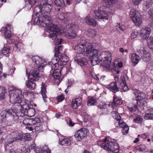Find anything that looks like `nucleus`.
I'll list each match as a JSON object with an SVG mask.
<instances>
[{"label": "nucleus", "instance_id": "f257e3e1", "mask_svg": "<svg viewBox=\"0 0 153 153\" xmlns=\"http://www.w3.org/2000/svg\"><path fill=\"white\" fill-rule=\"evenodd\" d=\"M10 101L11 103L13 104L10 109L6 108L8 110H12L15 113L17 117L18 122L17 124L19 122V116L17 114V111L19 110L21 114L25 113L30 107L29 104L27 102L26 100L22 98V92L21 90L16 89L13 90L10 93Z\"/></svg>", "mask_w": 153, "mask_h": 153}, {"label": "nucleus", "instance_id": "f03ea898", "mask_svg": "<svg viewBox=\"0 0 153 153\" xmlns=\"http://www.w3.org/2000/svg\"><path fill=\"white\" fill-rule=\"evenodd\" d=\"M45 1L43 4L41 8H39L40 13L39 15L35 18L34 22L35 25H40L43 27H45L48 24L51 22L52 18L49 15L51 9V5L52 4V0H45Z\"/></svg>", "mask_w": 153, "mask_h": 153}, {"label": "nucleus", "instance_id": "7ed1b4c3", "mask_svg": "<svg viewBox=\"0 0 153 153\" xmlns=\"http://www.w3.org/2000/svg\"><path fill=\"white\" fill-rule=\"evenodd\" d=\"M0 134L2 133L1 129L5 126L16 124L17 117L12 110L5 109L1 111L0 114Z\"/></svg>", "mask_w": 153, "mask_h": 153}, {"label": "nucleus", "instance_id": "20e7f679", "mask_svg": "<svg viewBox=\"0 0 153 153\" xmlns=\"http://www.w3.org/2000/svg\"><path fill=\"white\" fill-rule=\"evenodd\" d=\"M86 48L85 53L89 56V59L91 61L93 66L95 65L94 64V58L95 56V53L94 52L96 49L93 47V46L90 43H79L76 45L74 48L76 53H83L85 52V48Z\"/></svg>", "mask_w": 153, "mask_h": 153}, {"label": "nucleus", "instance_id": "39448f33", "mask_svg": "<svg viewBox=\"0 0 153 153\" xmlns=\"http://www.w3.org/2000/svg\"><path fill=\"white\" fill-rule=\"evenodd\" d=\"M121 99L119 97H114V100L111 104L109 102L105 103L101 102L100 104H96L98 108L97 113L100 114H107L110 112V110L122 104Z\"/></svg>", "mask_w": 153, "mask_h": 153}, {"label": "nucleus", "instance_id": "423d86ee", "mask_svg": "<svg viewBox=\"0 0 153 153\" xmlns=\"http://www.w3.org/2000/svg\"><path fill=\"white\" fill-rule=\"evenodd\" d=\"M97 144L102 148L108 151L112 152L114 153L119 152V146L115 141H109L105 138L103 141H98Z\"/></svg>", "mask_w": 153, "mask_h": 153}, {"label": "nucleus", "instance_id": "0eeeda50", "mask_svg": "<svg viewBox=\"0 0 153 153\" xmlns=\"http://www.w3.org/2000/svg\"><path fill=\"white\" fill-rule=\"evenodd\" d=\"M96 60V65L100 67H110L112 60L111 53L108 51H105L101 52Z\"/></svg>", "mask_w": 153, "mask_h": 153}, {"label": "nucleus", "instance_id": "6e6552de", "mask_svg": "<svg viewBox=\"0 0 153 153\" xmlns=\"http://www.w3.org/2000/svg\"><path fill=\"white\" fill-rule=\"evenodd\" d=\"M33 62L36 65V67H45L46 66L53 67V60L47 62L45 59L42 58L38 55H35L32 57Z\"/></svg>", "mask_w": 153, "mask_h": 153}, {"label": "nucleus", "instance_id": "1a4fd4ad", "mask_svg": "<svg viewBox=\"0 0 153 153\" xmlns=\"http://www.w3.org/2000/svg\"><path fill=\"white\" fill-rule=\"evenodd\" d=\"M57 61L56 62L55 59L53 58L51 60H53V62L52 65H53L55 67H58L59 66L65 65L68 62L69 59L68 57L65 54H60L59 55L57 56Z\"/></svg>", "mask_w": 153, "mask_h": 153}, {"label": "nucleus", "instance_id": "9d476101", "mask_svg": "<svg viewBox=\"0 0 153 153\" xmlns=\"http://www.w3.org/2000/svg\"><path fill=\"white\" fill-rule=\"evenodd\" d=\"M48 30L52 33H50L49 34V37L53 40H56L57 36H58L59 33V30L56 25H55L51 22L48 24L46 26Z\"/></svg>", "mask_w": 153, "mask_h": 153}, {"label": "nucleus", "instance_id": "9b49d317", "mask_svg": "<svg viewBox=\"0 0 153 153\" xmlns=\"http://www.w3.org/2000/svg\"><path fill=\"white\" fill-rule=\"evenodd\" d=\"M89 133L88 129L81 128L75 132L74 136L76 140L80 141L86 138Z\"/></svg>", "mask_w": 153, "mask_h": 153}, {"label": "nucleus", "instance_id": "f8f14e48", "mask_svg": "<svg viewBox=\"0 0 153 153\" xmlns=\"http://www.w3.org/2000/svg\"><path fill=\"white\" fill-rule=\"evenodd\" d=\"M130 16L132 21L136 26H139L142 24V19L140 12L132 9L130 10Z\"/></svg>", "mask_w": 153, "mask_h": 153}, {"label": "nucleus", "instance_id": "ddd939ff", "mask_svg": "<svg viewBox=\"0 0 153 153\" xmlns=\"http://www.w3.org/2000/svg\"><path fill=\"white\" fill-rule=\"evenodd\" d=\"M68 28L65 36L67 38L74 39L76 35V30L77 29V26L73 24H70L68 25Z\"/></svg>", "mask_w": 153, "mask_h": 153}, {"label": "nucleus", "instance_id": "4468645a", "mask_svg": "<svg viewBox=\"0 0 153 153\" xmlns=\"http://www.w3.org/2000/svg\"><path fill=\"white\" fill-rule=\"evenodd\" d=\"M63 68H52V70L50 73L52 74V77L54 82H56L58 83L59 82L60 79L61 75V71Z\"/></svg>", "mask_w": 153, "mask_h": 153}, {"label": "nucleus", "instance_id": "2eb2a0df", "mask_svg": "<svg viewBox=\"0 0 153 153\" xmlns=\"http://www.w3.org/2000/svg\"><path fill=\"white\" fill-rule=\"evenodd\" d=\"M74 60L80 66L86 65L88 64V60L85 57L82 53H76Z\"/></svg>", "mask_w": 153, "mask_h": 153}, {"label": "nucleus", "instance_id": "dca6fc26", "mask_svg": "<svg viewBox=\"0 0 153 153\" xmlns=\"http://www.w3.org/2000/svg\"><path fill=\"white\" fill-rule=\"evenodd\" d=\"M106 8H107L104 6L100 7V9L96 10V17L99 19L108 20L107 13L106 10Z\"/></svg>", "mask_w": 153, "mask_h": 153}, {"label": "nucleus", "instance_id": "f3484780", "mask_svg": "<svg viewBox=\"0 0 153 153\" xmlns=\"http://www.w3.org/2000/svg\"><path fill=\"white\" fill-rule=\"evenodd\" d=\"M10 29L11 25L10 24H7L3 30L4 37L6 39L7 42L9 44L12 43L11 41L10 40V39L12 35Z\"/></svg>", "mask_w": 153, "mask_h": 153}, {"label": "nucleus", "instance_id": "a211bd4d", "mask_svg": "<svg viewBox=\"0 0 153 153\" xmlns=\"http://www.w3.org/2000/svg\"><path fill=\"white\" fill-rule=\"evenodd\" d=\"M40 68H35L31 70L30 72V76L33 79H36L38 80L39 78L41 76V71Z\"/></svg>", "mask_w": 153, "mask_h": 153}, {"label": "nucleus", "instance_id": "6ab92c4d", "mask_svg": "<svg viewBox=\"0 0 153 153\" xmlns=\"http://www.w3.org/2000/svg\"><path fill=\"white\" fill-rule=\"evenodd\" d=\"M134 94L136 96V100L137 101V103L140 107V105H141L140 104L141 102L145 98V94L139 91H137Z\"/></svg>", "mask_w": 153, "mask_h": 153}, {"label": "nucleus", "instance_id": "aec40b11", "mask_svg": "<svg viewBox=\"0 0 153 153\" xmlns=\"http://www.w3.org/2000/svg\"><path fill=\"white\" fill-rule=\"evenodd\" d=\"M151 30L150 28L147 27L142 28L140 30V35L142 39L143 40L148 39Z\"/></svg>", "mask_w": 153, "mask_h": 153}, {"label": "nucleus", "instance_id": "412c9836", "mask_svg": "<svg viewBox=\"0 0 153 153\" xmlns=\"http://www.w3.org/2000/svg\"><path fill=\"white\" fill-rule=\"evenodd\" d=\"M34 151L35 153H51V150L49 149L48 146L45 145L41 148V146H36L34 149Z\"/></svg>", "mask_w": 153, "mask_h": 153}, {"label": "nucleus", "instance_id": "4be33fe9", "mask_svg": "<svg viewBox=\"0 0 153 153\" xmlns=\"http://www.w3.org/2000/svg\"><path fill=\"white\" fill-rule=\"evenodd\" d=\"M46 88V86L45 85V84L42 82V87H41V94L44 101L45 102H48L49 98L46 95L47 92Z\"/></svg>", "mask_w": 153, "mask_h": 153}, {"label": "nucleus", "instance_id": "5701e85b", "mask_svg": "<svg viewBox=\"0 0 153 153\" xmlns=\"http://www.w3.org/2000/svg\"><path fill=\"white\" fill-rule=\"evenodd\" d=\"M33 79V78L30 77L28 80L26 81V84L27 87L31 90H34L35 88L36 84L35 82L37 80Z\"/></svg>", "mask_w": 153, "mask_h": 153}, {"label": "nucleus", "instance_id": "b1692460", "mask_svg": "<svg viewBox=\"0 0 153 153\" xmlns=\"http://www.w3.org/2000/svg\"><path fill=\"white\" fill-rule=\"evenodd\" d=\"M82 99L80 98H77L72 100L71 104V107L74 109H76L81 105Z\"/></svg>", "mask_w": 153, "mask_h": 153}, {"label": "nucleus", "instance_id": "393cba45", "mask_svg": "<svg viewBox=\"0 0 153 153\" xmlns=\"http://www.w3.org/2000/svg\"><path fill=\"white\" fill-rule=\"evenodd\" d=\"M23 134L22 133L18 132L17 131L13 132L11 133V135L15 138L16 141L17 140L23 141Z\"/></svg>", "mask_w": 153, "mask_h": 153}, {"label": "nucleus", "instance_id": "a878e982", "mask_svg": "<svg viewBox=\"0 0 153 153\" xmlns=\"http://www.w3.org/2000/svg\"><path fill=\"white\" fill-rule=\"evenodd\" d=\"M107 87L109 89L110 91L115 93L119 91L116 82H111L109 85L107 86Z\"/></svg>", "mask_w": 153, "mask_h": 153}, {"label": "nucleus", "instance_id": "bb28decb", "mask_svg": "<svg viewBox=\"0 0 153 153\" xmlns=\"http://www.w3.org/2000/svg\"><path fill=\"white\" fill-rule=\"evenodd\" d=\"M25 113L20 114V116L23 117L25 115L28 116L30 117L33 116L35 114V111L33 108L30 107L27 111H25Z\"/></svg>", "mask_w": 153, "mask_h": 153}, {"label": "nucleus", "instance_id": "cd10ccee", "mask_svg": "<svg viewBox=\"0 0 153 153\" xmlns=\"http://www.w3.org/2000/svg\"><path fill=\"white\" fill-rule=\"evenodd\" d=\"M23 124L26 126H32L36 123V121L33 119L26 118L23 121Z\"/></svg>", "mask_w": 153, "mask_h": 153}, {"label": "nucleus", "instance_id": "c85d7f7f", "mask_svg": "<svg viewBox=\"0 0 153 153\" xmlns=\"http://www.w3.org/2000/svg\"><path fill=\"white\" fill-rule=\"evenodd\" d=\"M63 48V45H57L56 46L54 49L55 53L53 57L55 59L56 62L57 61V56L59 55L60 54H62L60 52L62 50Z\"/></svg>", "mask_w": 153, "mask_h": 153}, {"label": "nucleus", "instance_id": "c756f323", "mask_svg": "<svg viewBox=\"0 0 153 153\" xmlns=\"http://www.w3.org/2000/svg\"><path fill=\"white\" fill-rule=\"evenodd\" d=\"M131 61L135 66L137 64L140 59L139 56L136 53H133L131 55Z\"/></svg>", "mask_w": 153, "mask_h": 153}, {"label": "nucleus", "instance_id": "7c9ffc66", "mask_svg": "<svg viewBox=\"0 0 153 153\" xmlns=\"http://www.w3.org/2000/svg\"><path fill=\"white\" fill-rule=\"evenodd\" d=\"M85 22L88 24L94 26H96V21L94 19L91 18L90 16H88L85 18Z\"/></svg>", "mask_w": 153, "mask_h": 153}, {"label": "nucleus", "instance_id": "2f4dec72", "mask_svg": "<svg viewBox=\"0 0 153 153\" xmlns=\"http://www.w3.org/2000/svg\"><path fill=\"white\" fill-rule=\"evenodd\" d=\"M142 49H140L137 50V52L139 54V55L142 57L143 56H150L149 53L147 52V51L145 50L144 48Z\"/></svg>", "mask_w": 153, "mask_h": 153}, {"label": "nucleus", "instance_id": "473e14b6", "mask_svg": "<svg viewBox=\"0 0 153 153\" xmlns=\"http://www.w3.org/2000/svg\"><path fill=\"white\" fill-rule=\"evenodd\" d=\"M66 14L63 13H58L56 15V18L58 19L63 20L66 19L67 17L66 16Z\"/></svg>", "mask_w": 153, "mask_h": 153}, {"label": "nucleus", "instance_id": "72a5a7b5", "mask_svg": "<svg viewBox=\"0 0 153 153\" xmlns=\"http://www.w3.org/2000/svg\"><path fill=\"white\" fill-rule=\"evenodd\" d=\"M114 67H123V63L119 59L114 60L113 62Z\"/></svg>", "mask_w": 153, "mask_h": 153}, {"label": "nucleus", "instance_id": "f704fd0d", "mask_svg": "<svg viewBox=\"0 0 153 153\" xmlns=\"http://www.w3.org/2000/svg\"><path fill=\"white\" fill-rule=\"evenodd\" d=\"M55 3L56 7H63L65 6V2L64 0H55ZM58 9L60 11V8H58Z\"/></svg>", "mask_w": 153, "mask_h": 153}, {"label": "nucleus", "instance_id": "c9c22d12", "mask_svg": "<svg viewBox=\"0 0 153 153\" xmlns=\"http://www.w3.org/2000/svg\"><path fill=\"white\" fill-rule=\"evenodd\" d=\"M6 93V89L5 88L0 86V99L2 100L4 98V95Z\"/></svg>", "mask_w": 153, "mask_h": 153}, {"label": "nucleus", "instance_id": "e433bc0d", "mask_svg": "<svg viewBox=\"0 0 153 153\" xmlns=\"http://www.w3.org/2000/svg\"><path fill=\"white\" fill-rule=\"evenodd\" d=\"M114 124L116 126L118 127V125H119L120 127H122V128L125 126H127L126 125V123L123 122L122 120H117L115 122Z\"/></svg>", "mask_w": 153, "mask_h": 153}, {"label": "nucleus", "instance_id": "4c0bfd02", "mask_svg": "<svg viewBox=\"0 0 153 153\" xmlns=\"http://www.w3.org/2000/svg\"><path fill=\"white\" fill-rule=\"evenodd\" d=\"M10 138H9L5 144V146H8L13 142L16 141V139L14 137L11 135V134L10 135Z\"/></svg>", "mask_w": 153, "mask_h": 153}, {"label": "nucleus", "instance_id": "58836bf2", "mask_svg": "<svg viewBox=\"0 0 153 153\" xmlns=\"http://www.w3.org/2000/svg\"><path fill=\"white\" fill-rule=\"evenodd\" d=\"M60 143L62 146H68L71 144V141L68 139L64 138Z\"/></svg>", "mask_w": 153, "mask_h": 153}, {"label": "nucleus", "instance_id": "ea45409f", "mask_svg": "<svg viewBox=\"0 0 153 153\" xmlns=\"http://www.w3.org/2000/svg\"><path fill=\"white\" fill-rule=\"evenodd\" d=\"M15 45V48H16V50H19V51L20 49L23 48V44L19 42H16L14 43Z\"/></svg>", "mask_w": 153, "mask_h": 153}, {"label": "nucleus", "instance_id": "a19ab883", "mask_svg": "<svg viewBox=\"0 0 153 153\" xmlns=\"http://www.w3.org/2000/svg\"><path fill=\"white\" fill-rule=\"evenodd\" d=\"M96 103V100L93 97H88V106L94 105Z\"/></svg>", "mask_w": 153, "mask_h": 153}, {"label": "nucleus", "instance_id": "79ce46f5", "mask_svg": "<svg viewBox=\"0 0 153 153\" xmlns=\"http://www.w3.org/2000/svg\"><path fill=\"white\" fill-rule=\"evenodd\" d=\"M10 51V48L9 47H4L1 51L2 53L4 55H6L8 54Z\"/></svg>", "mask_w": 153, "mask_h": 153}, {"label": "nucleus", "instance_id": "37998d69", "mask_svg": "<svg viewBox=\"0 0 153 153\" xmlns=\"http://www.w3.org/2000/svg\"><path fill=\"white\" fill-rule=\"evenodd\" d=\"M138 105H139V104H137V103L136 104H134L133 107H128V110L129 111L132 113L133 112H134L138 110Z\"/></svg>", "mask_w": 153, "mask_h": 153}, {"label": "nucleus", "instance_id": "c03bdc74", "mask_svg": "<svg viewBox=\"0 0 153 153\" xmlns=\"http://www.w3.org/2000/svg\"><path fill=\"white\" fill-rule=\"evenodd\" d=\"M106 4L108 5H112L118 2L117 0H104Z\"/></svg>", "mask_w": 153, "mask_h": 153}, {"label": "nucleus", "instance_id": "a18cd8bd", "mask_svg": "<svg viewBox=\"0 0 153 153\" xmlns=\"http://www.w3.org/2000/svg\"><path fill=\"white\" fill-rule=\"evenodd\" d=\"M111 114L113 117L117 120H119L120 118V117L119 114L118 112L116 111H114L111 112Z\"/></svg>", "mask_w": 153, "mask_h": 153}, {"label": "nucleus", "instance_id": "49530a36", "mask_svg": "<svg viewBox=\"0 0 153 153\" xmlns=\"http://www.w3.org/2000/svg\"><path fill=\"white\" fill-rule=\"evenodd\" d=\"M39 0H26L25 1L26 4H28L30 5L31 7L33 5L39 1Z\"/></svg>", "mask_w": 153, "mask_h": 153}, {"label": "nucleus", "instance_id": "de8ad7c7", "mask_svg": "<svg viewBox=\"0 0 153 153\" xmlns=\"http://www.w3.org/2000/svg\"><path fill=\"white\" fill-rule=\"evenodd\" d=\"M143 120L142 117L139 115H137L135 118L134 119V122L137 123H141Z\"/></svg>", "mask_w": 153, "mask_h": 153}, {"label": "nucleus", "instance_id": "09e8293b", "mask_svg": "<svg viewBox=\"0 0 153 153\" xmlns=\"http://www.w3.org/2000/svg\"><path fill=\"white\" fill-rule=\"evenodd\" d=\"M65 99V96L62 94L60 95L57 96L56 97V99L58 102H61L62 101Z\"/></svg>", "mask_w": 153, "mask_h": 153}, {"label": "nucleus", "instance_id": "8fccbe9b", "mask_svg": "<svg viewBox=\"0 0 153 153\" xmlns=\"http://www.w3.org/2000/svg\"><path fill=\"white\" fill-rule=\"evenodd\" d=\"M31 135L29 133H26L23 134V140H30L31 139Z\"/></svg>", "mask_w": 153, "mask_h": 153}, {"label": "nucleus", "instance_id": "3c124183", "mask_svg": "<svg viewBox=\"0 0 153 153\" xmlns=\"http://www.w3.org/2000/svg\"><path fill=\"white\" fill-rule=\"evenodd\" d=\"M129 128L128 126H125L123 127L122 130V132L123 134H127Z\"/></svg>", "mask_w": 153, "mask_h": 153}, {"label": "nucleus", "instance_id": "603ef678", "mask_svg": "<svg viewBox=\"0 0 153 153\" xmlns=\"http://www.w3.org/2000/svg\"><path fill=\"white\" fill-rule=\"evenodd\" d=\"M125 80V78L124 76H121L120 77V79L119 81V83L120 84V85H123V84L126 85V83Z\"/></svg>", "mask_w": 153, "mask_h": 153}, {"label": "nucleus", "instance_id": "864d4df0", "mask_svg": "<svg viewBox=\"0 0 153 153\" xmlns=\"http://www.w3.org/2000/svg\"><path fill=\"white\" fill-rule=\"evenodd\" d=\"M144 118L146 120L153 119V115H151L150 114L146 112Z\"/></svg>", "mask_w": 153, "mask_h": 153}, {"label": "nucleus", "instance_id": "5fc2aeb1", "mask_svg": "<svg viewBox=\"0 0 153 153\" xmlns=\"http://www.w3.org/2000/svg\"><path fill=\"white\" fill-rule=\"evenodd\" d=\"M137 149L140 151L141 152L143 150H145L146 151V147L145 145L143 144L140 145L138 148Z\"/></svg>", "mask_w": 153, "mask_h": 153}, {"label": "nucleus", "instance_id": "6e6d98bb", "mask_svg": "<svg viewBox=\"0 0 153 153\" xmlns=\"http://www.w3.org/2000/svg\"><path fill=\"white\" fill-rule=\"evenodd\" d=\"M120 86H122V88L121 90L122 92L126 91L128 89L126 83V85H125V84L121 85Z\"/></svg>", "mask_w": 153, "mask_h": 153}, {"label": "nucleus", "instance_id": "4d7b16f0", "mask_svg": "<svg viewBox=\"0 0 153 153\" xmlns=\"http://www.w3.org/2000/svg\"><path fill=\"white\" fill-rule=\"evenodd\" d=\"M150 3L149 1H145L143 4V7L148 8L150 7Z\"/></svg>", "mask_w": 153, "mask_h": 153}, {"label": "nucleus", "instance_id": "13d9d810", "mask_svg": "<svg viewBox=\"0 0 153 153\" xmlns=\"http://www.w3.org/2000/svg\"><path fill=\"white\" fill-rule=\"evenodd\" d=\"M105 69H104L108 72H113L114 71H116V68H105Z\"/></svg>", "mask_w": 153, "mask_h": 153}, {"label": "nucleus", "instance_id": "bf43d9fd", "mask_svg": "<svg viewBox=\"0 0 153 153\" xmlns=\"http://www.w3.org/2000/svg\"><path fill=\"white\" fill-rule=\"evenodd\" d=\"M148 12L149 16V18H152L153 17V9H150Z\"/></svg>", "mask_w": 153, "mask_h": 153}, {"label": "nucleus", "instance_id": "052dcab7", "mask_svg": "<svg viewBox=\"0 0 153 153\" xmlns=\"http://www.w3.org/2000/svg\"><path fill=\"white\" fill-rule=\"evenodd\" d=\"M150 56H143H143L142 57L143 60H144V61L146 62H147L148 61H149L150 60Z\"/></svg>", "mask_w": 153, "mask_h": 153}, {"label": "nucleus", "instance_id": "680f3d73", "mask_svg": "<svg viewBox=\"0 0 153 153\" xmlns=\"http://www.w3.org/2000/svg\"><path fill=\"white\" fill-rule=\"evenodd\" d=\"M142 0H132V1L135 5H137L139 4Z\"/></svg>", "mask_w": 153, "mask_h": 153}, {"label": "nucleus", "instance_id": "e2e57ef3", "mask_svg": "<svg viewBox=\"0 0 153 153\" xmlns=\"http://www.w3.org/2000/svg\"><path fill=\"white\" fill-rule=\"evenodd\" d=\"M36 145L35 144L33 143L31 144L27 148L29 149L30 151L32 149H33L34 150V149L36 148Z\"/></svg>", "mask_w": 153, "mask_h": 153}, {"label": "nucleus", "instance_id": "0e129e2a", "mask_svg": "<svg viewBox=\"0 0 153 153\" xmlns=\"http://www.w3.org/2000/svg\"><path fill=\"white\" fill-rule=\"evenodd\" d=\"M149 25L151 27L153 28V17L152 18H149Z\"/></svg>", "mask_w": 153, "mask_h": 153}, {"label": "nucleus", "instance_id": "69168bd1", "mask_svg": "<svg viewBox=\"0 0 153 153\" xmlns=\"http://www.w3.org/2000/svg\"><path fill=\"white\" fill-rule=\"evenodd\" d=\"M30 152V149L27 148H23L22 149V153H29Z\"/></svg>", "mask_w": 153, "mask_h": 153}, {"label": "nucleus", "instance_id": "338daca9", "mask_svg": "<svg viewBox=\"0 0 153 153\" xmlns=\"http://www.w3.org/2000/svg\"><path fill=\"white\" fill-rule=\"evenodd\" d=\"M137 37V34L135 33H132L131 35V39H134L136 38Z\"/></svg>", "mask_w": 153, "mask_h": 153}, {"label": "nucleus", "instance_id": "774afa93", "mask_svg": "<svg viewBox=\"0 0 153 153\" xmlns=\"http://www.w3.org/2000/svg\"><path fill=\"white\" fill-rule=\"evenodd\" d=\"M146 112L150 114L151 115H153V108L148 109L146 111Z\"/></svg>", "mask_w": 153, "mask_h": 153}]
</instances>
